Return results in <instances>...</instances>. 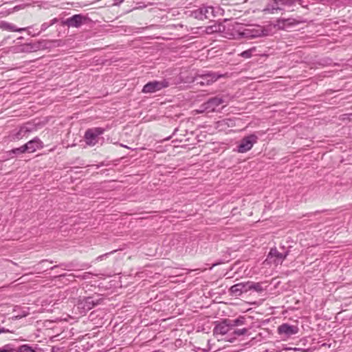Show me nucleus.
<instances>
[{
	"label": "nucleus",
	"instance_id": "obj_8",
	"mask_svg": "<svg viewBox=\"0 0 352 352\" xmlns=\"http://www.w3.org/2000/svg\"><path fill=\"white\" fill-rule=\"evenodd\" d=\"M168 86V82L166 80L162 81L149 82L144 86L142 92L153 93L162 89V88L167 87Z\"/></svg>",
	"mask_w": 352,
	"mask_h": 352
},
{
	"label": "nucleus",
	"instance_id": "obj_18",
	"mask_svg": "<svg viewBox=\"0 0 352 352\" xmlns=\"http://www.w3.org/2000/svg\"><path fill=\"white\" fill-rule=\"evenodd\" d=\"M231 335L234 336L233 338H231L228 340L230 342H233L234 340H235L236 336H240L242 335H244L247 333L248 329L245 328L240 329H235L234 327H232V330L231 331Z\"/></svg>",
	"mask_w": 352,
	"mask_h": 352
},
{
	"label": "nucleus",
	"instance_id": "obj_15",
	"mask_svg": "<svg viewBox=\"0 0 352 352\" xmlns=\"http://www.w3.org/2000/svg\"><path fill=\"white\" fill-rule=\"evenodd\" d=\"M25 146H27V151L29 153H34L43 146V142L38 138L29 141L25 144Z\"/></svg>",
	"mask_w": 352,
	"mask_h": 352
},
{
	"label": "nucleus",
	"instance_id": "obj_20",
	"mask_svg": "<svg viewBox=\"0 0 352 352\" xmlns=\"http://www.w3.org/2000/svg\"><path fill=\"white\" fill-rule=\"evenodd\" d=\"M26 151H27V146H25V144H24L23 146H22L21 147L11 150L10 151H9V153H14V154H18V153H23Z\"/></svg>",
	"mask_w": 352,
	"mask_h": 352
},
{
	"label": "nucleus",
	"instance_id": "obj_1",
	"mask_svg": "<svg viewBox=\"0 0 352 352\" xmlns=\"http://www.w3.org/2000/svg\"><path fill=\"white\" fill-rule=\"evenodd\" d=\"M233 30H234V33L232 34V38H239L241 37L253 38L264 35V31L260 27L243 29L242 27L236 25L233 28Z\"/></svg>",
	"mask_w": 352,
	"mask_h": 352
},
{
	"label": "nucleus",
	"instance_id": "obj_30",
	"mask_svg": "<svg viewBox=\"0 0 352 352\" xmlns=\"http://www.w3.org/2000/svg\"><path fill=\"white\" fill-rule=\"evenodd\" d=\"M57 21V19H54L51 21V23H50V25H52L53 24H54Z\"/></svg>",
	"mask_w": 352,
	"mask_h": 352
},
{
	"label": "nucleus",
	"instance_id": "obj_4",
	"mask_svg": "<svg viewBox=\"0 0 352 352\" xmlns=\"http://www.w3.org/2000/svg\"><path fill=\"white\" fill-rule=\"evenodd\" d=\"M258 137L254 134L244 137L238 146L237 151L241 153L250 151L254 144L257 142Z\"/></svg>",
	"mask_w": 352,
	"mask_h": 352
},
{
	"label": "nucleus",
	"instance_id": "obj_33",
	"mask_svg": "<svg viewBox=\"0 0 352 352\" xmlns=\"http://www.w3.org/2000/svg\"><path fill=\"white\" fill-rule=\"evenodd\" d=\"M121 146L127 147L126 146H124L123 144H121Z\"/></svg>",
	"mask_w": 352,
	"mask_h": 352
},
{
	"label": "nucleus",
	"instance_id": "obj_23",
	"mask_svg": "<svg viewBox=\"0 0 352 352\" xmlns=\"http://www.w3.org/2000/svg\"><path fill=\"white\" fill-rule=\"evenodd\" d=\"M230 323L232 328V327H236L238 325L243 324L244 323V318H237V319L234 320L232 322H230Z\"/></svg>",
	"mask_w": 352,
	"mask_h": 352
},
{
	"label": "nucleus",
	"instance_id": "obj_11",
	"mask_svg": "<svg viewBox=\"0 0 352 352\" xmlns=\"http://www.w3.org/2000/svg\"><path fill=\"white\" fill-rule=\"evenodd\" d=\"M232 330V328L230 323H228L227 320H224L215 326L213 333L215 336H223Z\"/></svg>",
	"mask_w": 352,
	"mask_h": 352
},
{
	"label": "nucleus",
	"instance_id": "obj_27",
	"mask_svg": "<svg viewBox=\"0 0 352 352\" xmlns=\"http://www.w3.org/2000/svg\"><path fill=\"white\" fill-rule=\"evenodd\" d=\"M108 254L100 255L96 258V261H102Z\"/></svg>",
	"mask_w": 352,
	"mask_h": 352
},
{
	"label": "nucleus",
	"instance_id": "obj_13",
	"mask_svg": "<svg viewBox=\"0 0 352 352\" xmlns=\"http://www.w3.org/2000/svg\"><path fill=\"white\" fill-rule=\"evenodd\" d=\"M248 282L235 284L230 287V292L232 295L240 296L242 293L248 292Z\"/></svg>",
	"mask_w": 352,
	"mask_h": 352
},
{
	"label": "nucleus",
	"instance_id": "obj_14",
	"mask_svg": "<svg viewBox=\"0 0 352 352\" xmlns=\"http://www.w3.org/2000/svg\"><path fill=\"white\" fill-rule=\"evenodd\" d=\"M213 8L210 6H204L199 8V10L195 12V17H199L200 19H209L212 15Z\"/></svg>",
	"mask_w": 352,
	"mask_h": 352
},
{
	"label": "nucleus",
	"instance_id": "obj_28",
	"mask_svg": "<svg viewBox=\"0 0 352 352\" xmlns=\"http://www.w3.org/2000/svg\"><path fill=\"white\" fill-rule=\"evenodd\" d=\"M9 332V330L6 329L4 327H0V334L2 333Z\"/></svg>",
	"mask_w": 352,
	"mask_h": 352
},
{
	"label": "nucleus",
	"instance_id": "obj_5",
	"mask_svg": "<svg viewBox=\"0 0 352 352\" xmlns=\"http://www.w3.org/2000/svg\"><path fill=\"white\" fill-rule=\"evenodd\" d=\"M226 74H217L216 73H208L206 74H203L199 76H197L195 78V81L197 84H199L201 85H208L214 81H216L218 78L226 76Z\"/></svg>",
	"mask_w": 352,
	"mask_h": 352
},
{
	"label": "nucleus",
	"instance_id": "obj_25",
	"mask_svg": "<svg viewBox=\"0 0 352 352\" xmlns=\"http://www.w3.org/2000/svg\"><path fill=\"white\" fill-rule=\"evenodd\" d=\"M0 352H14V350L10 345H5L0 349Z\"/></svg>",
	"mask_w": 352,
	"mask_h": 352
},
{
	"label": "nucleus",
	"instance_id": "obj_31",
	"mask_svg": "<svg viewBox=\"0 0 352 352\" xmlns=\"http://www.w3.org/2000/svg\"><path fill=\"white\" fill-rule=\"evenodd\" d=\"M292 350L295 351H299L300 349H298V348H293L292 349Z\"/></svg>",
	"mask_w": 352,
	"mask_h": 352
},
{
	"label": "nucleus",
	"instance_id": "obj_24",
	"mask_svg": "<svg viewBox=\"0 0 352 352\" xmlns=\"http://www.w3.org/2000/svg\"><path fill=\"white\" fill-rule=\"evenodd\" d=\"M19 352H35L31 347L23 345L19 348Z\"/></svg>",
	"mask_w": 352,
	"mask_h": 352
},
{
	"label": "nucleus",
	"instance_id": "obj_26",
	"mask_svg": "<svg viewBox=\"0 0 352 352\" xmlns=\"http://www.w3.org/2000/svg\"><path fill=\"white\" fill-rule=\"evenodd\" d=\"M50 26V23H45L42 24L41 25V30L45 31L46 29H47Z\"/></svg>",
	"mask_w": 352,
	"mask_h": 352
},
{
	"label": "nucleus",
	"instance_id": "obj_17",
	"mask_svg": "<svg viewBox=\"0 0 352 352\" xmlns=\"http://www.w3.org/2000/svg\"><path fill=\"white\" fill-rule=\"evenodd\" d=\"M248 291L254 290L256 292H261L263 291L262 285L260 283H254L248 281Z\"/></svg>",
	"mask_w": 352,
	"mask_h": 352
},
{
	"label": "nucleus",
	"instance_id": "obj_6",
	"mask_svg": "<svg viewBox=\"0 0 352 352\" xmlns=\"http://www.w3.org/2000/svg\"><path fill=\"white\" fill-rule=\"evenodd\" d=\"M32 128L30 124L21 126L17 129L13 130L10 134V139L12 141L19 140L25 137L32 131Z\"/></svg>",
	"mask_w": 352,
	"mask_h": 352
},
{
	"label": "nucleus",
	"instance_id": "obj_21",
	"mask_svg": "<svg viewBox=\"0 0 352 352\" xmlns=\"http://www.w3.org/2000/svg\"><path fill=\"white\" fill-rule=\"evenodd\" d=\"M219 30L220 27L219 25H211L206 28V32L207 34H212L214 32L219 31Z\"/></svg>",
	"mask_w": 352,
	"mask_h": 352
},
{
	"label": "nucleus",
	"instance_id": "obj_16",
	"mask_svg": "<svg viewBox=\"0 0 352 352\" xmlns=\"http://www.w3.org/2000/svg\"><path fill=\"white\" fill-rule=\"evenodd\" d=\"M0 29L10 32H21L25 31L27 28H17L15 25L6 21H0Z\"/></svg>",
	"mask_w": 352,
	"mask_h": 352
},
{
	"label": "nucleus",
	"instance_id": "obj_29",
	"mask_svg": "<svg viewBox=\"0 0 352 352\" xmlns=\"http://www.w3.org/2000/svg\"><path fill=\"white\" fill-rule=\"evenodd\" d=\"M347 116V119L350 121H352V113L346 115Z\"/></svg>",
	"mask_w": 352,
	"mask_h": 352
},
{
	"label": "nucleus",
	"instance_id": "obj_9",
	"mask_svg": "<svg viewBox=\"0 0 352 352\" xmlns=\"http://www.w3.org/2000/svg\"><path fill=\"white\" fill-rule=\"evenodd\" d=\"M224 102L225 100L222 98H212L208 100L206 103H204L202 106L203 109L201 110L198 111V112L201 113L204 111H214L218 106Z\"/></svg>",
	"mask_w": 352,
	"mask_h": 352
},
{
	"label": "nucleus",
	"instance_id": "obj_22",
	"mask_svg": "<svg viewBox=\"0 0 352 352\" xmlns=\"http://www.w3.org/2000/svg\"><path fill=\"white\" fill-rule=\"evenodd\" d=\"M287 23L289 25H292L294 23L292 21V19H279L277 21V25L280 28H283L285 25V23Z\"/></svg>",
	"mask_w": 352,
	"mask_h": 352
},
{
	"label": "nucleus",
	"instance_id": "obj_2",
	"mask_svg": "<svg viewBox=\"0 0 352 352\" xmlns=\"http://www.w3.org/2000/svg\"><path fill=\"white\" fill-rule=\"evenodd\" d=\"M100 300H94L93 297H84L78 300L76 307L80 314H84L98 305Z\"/></svg>",
	"mask_w": 352,
	"mask_h": 352
},
{
	"label": "nucleus",
	"instance_id": "obj_32",
	"mask_svg": "<svg viewBox=\"0 0 352 352\" xmlns=\"http://www.w3.org/2000/svg\"><path fill=\"white\" fill-rule=\"evenodd\" d=\"M278 9H279L278 8H273V10H278Z\"/></svg>",
	"mask_w": 352,
	"mask_h": 352
},
{
	"label": "nucleus",
	"instance_id": "obj_19",
	"mask_svg": "<svg viewBox=\"0 0 352 352\" xmlns=\"http://www.w3.org/2000/svg\"><path fill=\"white\" fill-rule=\"evenodd\" d=\"M256 47H252L248 50H245L243 52H241L239 56L244 58H251L252 56H254V54L256 53Z\"/></svg>",
	"mask_w": 352,
	"mask_h": 352
},
{
	"label": "nucleus",
	"instance_id": "obj_3",
	"mask_svg": "<svg viewBox=\"0 0 352 352\" xmlns=\"http://www.w3.org/2000/svg\"><path fill=\"white\" fill-rule=\"evenodd\" d=\"M102 128H93L88 129L85 134V140L87 145L94 146L98 142V136L104 133Z\"/></svg>",
	"mask_w": 352,
	"mask_h": 352
},
{
	"label": "nucleus",
	"instance_id": "obj_7",
	"mask_svg": "<svg viewBox=\"0 0 352 352\" xmlns=\"http://www.w3.org/2000/svg\"><path fill=\"white\" fill-rule=\"evenodd\" d=\"M287 255V253H280L276 248H272L265 261H268L270 263H274L275 265H278L283 263Z\"/></svg>",
	"mask_w": 352,
	"mask_h": 352
},
{
	"label": "nucleus",
	"instance_id": "obj_12",
	"mask_svg": "<svg viewBox=\"0 0 352 352\" xmlns=\"http://www.w3.org/2000/svg\"><path fill=\"white\" fill-rule=\"evenodd\" d=\"M85 19V17L81 14H75L72 17L67 19L65 22V24L69 27L78 28L80 27L83 21Z\"/></svg>",
	"mask_w": 352,
	"mask_h": 352
},
{
	"label": "nucleus",
	"instance_id": "obj_10",
	"mask_svg": "<svg viewBox=\"0 0 352 352\" xmlns=\"http://www.w3.org/2000/svg\"><path fill=\"white\" fill-rule=\"evenodd\" d=\"M298 332V327L296 325H290L284 323L278 327V333L280 335H285L287 338L295 335Z\"/></svg>",
	"mask_w": 352,
	"mask_h": 352
}]
</instances>
